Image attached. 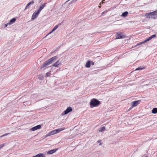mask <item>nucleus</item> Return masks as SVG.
Returning <instances> with one entry per match:
<instances>
[{"label":"nucleus","mask_w":157,"mask_h":157,"mask_svg":"<svg viewBox=\"0 0 157 157\" xmlns=\"http://www.w3.org/2000/svg\"><path fill=\"white\" fill-rule=\"evenodd\" d=\"M128 14V12L127 11H125L122 14L121 16L123 17H125L127 16Z\"/></svg>","instance_id":"17"},{"label":"nucleus","mask_w":157,"mask_h":157,"mask_svg":"<svg viewBox=\"0 0 157 157\" xmlns=\"http://www.w3.org/2000/svg\"><path fill=\"white\" fill-rule=\"evenodd\" d=\"M29 6H28V5H26V7H25V9H27L28 7H29Z\"/></svg>","instance_id":"33"},{"label":"nucleus","mask_w":157,"mask_h":157,"mask_svg":"<svg viewBox=\"0 0 157 157\" xmlns=\"http://www.w3.org/2000/svg\"><path fill=\"white\" fill-rule=\"evenodd\" d=\"M140 100L135 101L132 102V107H135L140 102Z\"/></svg>","instance_id":"7"},{"label":"nucleus","mask_w":157,"mask_h":157,"mask_svg":"<svg viewBox=\"0 0 157 157\" xmlns=\"http://www.w3.org/2000/svg\"><path fill=\"white\" fill-rule=\"evenodd\" d=\"M105 127L104 126L102 127L101 128H100L99 129V131L100 132H103V131L105 130Z\"/></svg>","instance_id":"20"},{"label":"nucleus","mask_w":157,"mask_h":157,"mask_svg":"<svg viewBox=\"0 0 157 157\" xmlns=\"http://www.w3.org/2000/svg\"><path fill=\"white\" fill-rule=\"evenodd\" d=\"M4 144H0V149L2 147L4 146Z\"/></svg>","instance_id":"29"},{"label":"nucleus","mask_w":157,"mask_h":157,"mask_svg":"<svg viewBox=\"0 0 157 157\" xmlns=\"http://www.w3.org/2000/svg\"><path fill=\"white\" fill-rule=\"evenodd\" d=\"M91 108L98 106L100 104V101L95 98H92L89 103Z\"/></svg>","instance_id":"2"},{"label":"nucleus","mask_w":157,"mask_h":157,"mask_svg":"<svg viewBox=\"0 0 157 157\" xmlns=\"http://www.w3.org/2000/svg\"><path fill=\"white\" fill-rule=\"evenodd\" d=\"M41 128V125H38L35 127L32 128L31 130L32 131H35L36 130L40 129Z\"/></svg>","instance_id":"9"},{"label":"nucleus","mask_w":157,"mask_h":157,"mask_svg":"<svg viewBox=\"0 0 157 157\" xmlns=\"http://www.w3.org/2000/svg\"><path fill=\"white\" fill-rule=\"evenodd\" d=\"M145 157H148V156H146Z\"/></svg>","instance_id":"37"},{"label":"nucleus","mask_w":157,"mask_h":157,"mask_svg":"<svg viewBox=\"0 0 157 157\" xmlns=\"http://www.w3.org/2000/svg\"><path fill=\"white\" fill-rule=\"evenodd\" d=\"M58 58L57 56H54L46 61L41 66V68L46 67L47 66L53 63Z\"/></svg>","instance_id":"1"},{"label":"nucleus","mask_w":157,"mask_h":157,"mask_svg":"<svg viewBox=\"0 0 157 157\" xmlns=\"http://www.w3.org/2000/svg\"><path fill=\"white\" fill-rule=\"evenodd\" d=\"M8 25H9V23H8L5 24V25L4 27L5 28L6 27L8 26Z\"/></svg>","instance_id":"30"},{"label":"nucleus","mask_w":157,"mask_h":157,"mask_svg":"<svg viewBox=\"0 0 157 157\" xmlns=\"http://www.w3.org/2000/svg\"><path fill=\"white\" fill-rule=\"evenodd\" d=\"M91 64H92V65H94V62H91Z\"/></svg>","instance_id":"34"},{"label":"nucleus","mask_w":157,"mask_h":157,"mask_svg":"<svg viewBox=\"0 0 157 157\" xmlns=\"http://www.w3.org/2000/svg\"><path fill=\"white\" fill-rule=\"evenodd\" d=\"M77 0H72V2H76V1H77Z\"/></svg>","instance_id":"35"},{"label":"nucleus","mask_w":157,"mask_h":157,"mask_svg":"<svg viewBox=\"0 0 157 157\" xmlns=\"http://www.w3.org/2000/svg\"><path fill=\"white\" fill-rule=\"evenodd\" d=\"M107 12V11H104L102 13H101V16H103L104 15V14L106 13Z\"/></svg>","instance_id":"28"},{"label":"nucleus","mask_w":157,"mask_h":157,"mask_svg":"<svg viewBox=\"0 0 157 157\" xmlns=\"http://www.w3.org/2000/svg\"><path fill=\"white\" fill-rule=\"evenodd\" d=\"M103 2H101L100 3V5H101L102 4H103Z\"/></svg>","instance_id":"32"},{"label":"nucleus","mask_w":157,"mask_h":157,"mask_svg":"<svg viewBox=\"0 0 157 157\" xmlns=\"http://www.w3.org/2000/svg\"><path fill=\"white\" fill-rule=\"evenodd\" d=\"M56 150L57 149H53L48 151L47 153L49 154H52L56 152Z\"/></svg>","instance_id":"11"},{"label":"nucleus","mask_w":157,"mask_h":157,"mask_svg":"<svg viewBox=\"0 0 157 157\" xmlns=\"http://www.w3.org/2000/svg\"><path fill=\"white\" fill-rule=\"evenodd\" d=\"M16 20V19L15 18H13L9 22V25H10L14 23Z\"/></svg>","instance_id":"15"},{"label":"nucleus","mask_w":157,"mask_h":157,"mask_svg":"<svg viewBox=\"0 0 157 157\" xmlns=\"http://www.w3.org/2000/svg\"><path fill=\"white\" fill-rule=\"evenodd\" d=\"M34 3V2L33 0L31 1L30 2H29L27 5L28 6H29L31 4H33Z\"/></svg>","instance_id":"22"},{"label":"nucleus","mask_w":157,"mask_h":157,"mask_svg":"<svg viewBox=\"0 0 157 157\" xmlns=\"http://www.w3.org/2000/svg\"><path fill=\"white\" fill-rule=\"evenodd\" d=\"M151 112L153 114H156L157 113V108H154L151 110Z\"/></svg>","instance_id":"18"},{"label":"nucleus","mask_w":157,"mask_h":157,"mask_svg":"<svg viewBox=\"0 0 157 157\" xmlns=\"http://www.w3.org/2000/svg\"><path fill=\"white\" fill-rule=\"evenodd\" d=\"M143 69V68L141 67H138L136 69L135 71L141 70Z\"/></svg>","instance_id":"26"},{"label":"nucleus","mask_w":157,"mask_h":157,"mask_svg":"<svg viewBox=\"0 0 157 157\" xmlns=\"http://www.w3.org/2000/svg\"><path fill=\"white\" fill-rule=\"evenodd\" d=\"M53 135L51 131L48 133L46 135V137H47L51 135Z\"/></svg>","instance_id":"23"},{"label":"nucleus","mask_w":157,"mask_h":157,"mask_svg":"<svg viewBox=\"0 0 157 157\" xmlns=\"http://www.w3.org/2000/svg\"><path fill=\"white\" fill-rule=\"evenodd\" d=\"M91 62L90 61H88L85 65V66L87 68H89L90 66Z\"/></svg>","instance_id":"16"},{"label":"nucleus","mask_w":157,"mask_h":157,"mask_svg":"<svg viewBox=\"0 0 157 157\" xmlns=\"http://www.w3.org/2000/svg\"><path fill=\"white\" fill-rule=\"evenodd\" d=\"M58 25H56L54 27V28L52 29V31L50 32L46 36H47L48 35L51 34L53 32L55 31L58 27Z\"/></svg>","instance_id":"13"},{"label":"nucleus","mask_w":157,"mask_h":157,"mask_svg":"<svg viewBox=\"0 0 157 157\" xmlns=\"http://www.w3.org/2000/svg\"><path fill=\"white\" fill-rule=\"evenodd\" d=\"M43 50H44V51H46V49H43Z\"/></svg>","instance_id":"36"},{"label":"nucleus","mask_w":157,"mask_h":157,"mask_svg":"<svg viewBox=\"0 0 157 157\" xmlns=\"http://www.w3.org/2000/svg\"><path fill=\"white\" fill-rule=\"evenodd\" d=\"M51 72V71L48 72L46 74V76L47 77H48L50 76V73Z\"/></svg>","instance_id":"25"},{"label":"nucleus","mask_w":157,"mask_h":157,"mask_svg":"<svg viewBox=\"0 0 157 157\" xmlns=\"http://www.w3.org/2000/svg\"><path fill=\"white\" fill-rule=\"evenodd\" d=\"M45 155L44 154L39 153L36 155L33 156V157H44Z\"/></svg>","instance_id":"12"},{"label":"nucleus","mask_w":157,"mask_h":157,"mask_svg":"<svg viewBox=\"0 0 157 157\" xmlns=\"http://www.w3.org/2000/svg\"><path fill=\"white\" fill-rule=\"evenodd\" d=\"M72 108L71 107H68L67 109L64 111L63 113H62V115H65L67 114L68 113L72 111Z\"/></svg>","instance_id":"6"},{"label":"nucleus","mask_w":157,"mask_h":157,"mask_svg":"<svg viewBox=\"0 0 157 157\" xmlns=\"http://www.w3.org/2000/svg\"><path fill=\"white\" fill-rule=\"evenodd\" d=\"M51 132H52V134H53V135H54V134H55L56 133V132L55 130H54L53 131H52Z\"/></svg>","instance_id":"27"},{"label":"nucleus","mask_w":157,"mask_h":157,"mask_svg":"<svg viewBox=\"0 0 157 157\" xmlns=\"http://www.w3.org/2000/svg\"><path fill=\"white\" fill-rule=\"evenodd\" d=\"M145 43V40H144V41H142V42H139V43H138L136 45V46H138L139 45H140L143 44L144 43Z\"/></svg>","instance_id":"21"},{"label":"nucleus","mask_w":157,"mask_h":157,"mask_svg":"<svg viewBox=\"0 0 157 157\" xmlns=\"http://www.w3.org/2000/svg\"><path fill=\"white\" fill-rule=\"evenodd\" d=\"M116 34V39H122L125 37V36L123 35L122 32H117Z\"/></svg>","instance_id":"5"},{"label":"nucleus","mask_w":157,"mask_h":157,"mask_svg":"<svg viewBox=\"0 0 157 157\" xmlns=\"http://www.w3.org/2000/svg\"><path fill=\"white\" fill-rule=\"evenodd\" d=\"M46 3H44L43 4H41L39 7V8L37 10L39 12H40L41 11V10L44 8V7L46 6Z\"/></svg>","instance_id":"8"},{"label":"nucleus","mask_w":157,"mask_h":157,"mask_svg":"<svg viewBox=\"0 0 157 157\" xmlns=\"http://www.w3.org/2000/svg\"><path fill=\"white\" fill-rule=\"evenodd\" d=\"M40 12L37 10H36L33 14L32 16V20L35 19L38 16Z\"/></svg>","instance_id":"4"},{"label":"nucleus","mask_w":157,"mask_h":157,"mask_svg":"<svg viewBox=\"0 0 157 157\" xmlns=\"http://www.w3.org/2000/svg\"><path fill=\"white\" fill-rule=\"evenodd\" d=\"M98 143H100V144H99L100 145H101V140H98Z\"/></svg>","instance_id":"31"},{"label":"nucleus","mask_w":157,"mask_h":157,"mask_svg":"<svg viewBox=\"0 0 157 157\" xmlns=\"http://www.w3.org/2000/svg\"><path fill=\"white\" fill-rule=\"evenodd\" d=\"M155 37H156V35L155 34L151 36H150L148 37V38H147L146 40H144L145 42H146L148 41H149V40H150L152 38Z\"/></svg>","instance_id":"10"},{"label":"nucleus","mask_w":157,"mask_h":157,"mask_svg":"<svg viewBox=\"0 0 157 157\" xmlns=\"http://www.w3.org/2000/svg\"><path fill=\"white\" fill-rule=\"evenodd\" d=\"M65 129V128H59L58 129H56L55 130H56V133H57L58 132L64 130Z\"/></svg>","instance_id":"19"},{"label":"nucleus","mask_w":157,"mask_h":157,"mask_svg":"<svg viewBox=\"0 0 157 157\" xmlns=\"http://www.w3.org/2000/svg\"><path fill=\"white\" fill-rule=\"evenodd\" d=\"M145 16L147 18H151L155 19L157 18V10L152 12L147 13L145 14Z\"/></svg>","instance_id":"3"},{"label":"nucleus","mask_w":157,"mask_h":157,"mask_svg":"<svg viewBox=\"0 0 157 157\" xmlns=\"http://www.w3.org/2000/svg\"><path fill=\"white\" fill-rule=\"evenodd\" d=\"M60 63L59 62V60H58L55 63H54L52 65V66L53 67H58V65H59Z\"/></svg>","instance_id":"14"},{"label":"nucleus","mask_w":157,"mask_h":157,"mask_svg":"<svg viewBox=\"0 0 157 157\" xmlns=\"http://www.w3.org/2000/svg\"><path fill=\"white\" fill-rule=\"evenodd\" d=\"M10 134V133H5L4 134H3V135L1 136V137L2 138V137H3V136H6L7 135H9V134Z\"/></svg>","instance_id":"24"}]
</instances>
